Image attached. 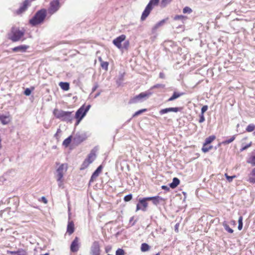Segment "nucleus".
I'll return each mask as SVG.
<instances>
[{"label":"nucleus","mask_w":255,"mask_h":255,"mask_svg":"<svg viewBox=\"0 0 255 255\" xmlns=\"http://www.w3.org/2000/svg\"><path fill=\"white\" fill-rule=\"evenodd\" d=\"M165 85L163 84H156L152 87V88H164Z\"/></svg>","instance_id":"nucleus-49"},{"label":"nucleus","mask_w":255,"mask_h":255,"mask_svg":"<svg viewBox=\"0 0 255 255\" xmlns=\"http://www.w3.org/2000/svg\"><path fill=\"white\" fill-rule=\"evenodd\" d=\"M252 145V142L249 143V144H247L246 145H244V144H242V148L240 149L241 151H243L246 149H247L248 148L250 147Z\"/></svg>","instance_id":"nucleus-41"},{"label":"nucleus","mask_w":255,"mask_h":255,"mask_svg":"<svg viewBox=\"0 0 255 255\" xmlns=\"http://www.w3.org/2000/svg\"><path fill=\"white\" fill-rule=\"evenodd\" d=\"M99 86L98 85V84H96L92 88V92L93 93L94 92H95L96 89L98 88Z\"/></svg>","instance_id":"nucleus-52"},{"label":"nucleus","mask_w":255,"mask_h":255,"mask_svg":"<svg viewBox=\"0 0 255 255\" xmlns=\"http://www.w3.org/2000/svg\"><path fill=\"white\" fill-rule=\"evenodd\" d=\"M254 134L255 135V131L254 132Z\"/></svg>","instance_id":"nucleus-61"},{"label":"nucleus","mask_w":255,"mask_h":255,"mask_svg":"<svg viewBox=\"0 0 255 255\" xmlns=\"http://www.w3.org/2000/svg\"><path fill=\"white\" fill-rule=\"evenodd\" d=\"M90 107V105H87L85 107V105H83L77 111L75 116V118L77 120V122L75 124L76 126H77L82 119L85 116Z\"/></svg>","instance_id":"nucleus-5"},{"label":"nucleus","mask_w":255,"mask_h":255,"mask_svg":"<svg viewBox=\"0 0 255 255\" xmlns=\"http://www.w3.org/2000/svg\"><path fill=\"white\" fill-rule=\"evenodd\" d=\"M31 93V91L29 88H26L24 92V94L26 96H29L30 95Z\"/></svg>","instance_id":"nucleus-50"},{"label":"nucleus","mask_w":255,"mask_h":255,"mask_svg":"<svg viewBox=\"0 0 255 255\" xmlns=\"http://www.w3.org/2000/svg\"><path fill=\"white\" fill-rule=\"evenodd\" d=\"M184 95V93H177L176 92H174L172 95V96L168 99V102H170L178 98L180 96Z\"/></svg>","instance_id":"nucleus-23"},{"label":"nucleus","mask_w":255,"mask_h":255,"mask_svg":"<svg viewBox=\"0 0 255 255\" xmlns=\"http://www.w3.org/2000/svg\"><path fill=\"white\" fill-rule=\"evenodd\" d=\"M238 229L239 230H241L243 228V217L242 216H240L239 217V220H238Z\"/></svg>","instance_id":"nucleus-38"},{"label":"nucleus","mask_w":255,"mask_h":255,"mask_svg":"<svg viewBox=\"0 0 255 255\" xmlns=\"http://www.w3.org/2000/svg\"><path fill=\"white\" fill-rule=\"evenodd\" d=\"M61 132V130L60 129V128H58L56 132L59 134Z\"/></svg>","instance_id":"nucleus-59"},{"label":"nucleus","mask_w":255,"mask_h":255,"mask_svg":"<svg viewBox=\"0 0 255 255\" xmlns=\"http://www.w3.org/2000/svg\"><path fill=\"white\" fill-rule=\"evenodd\" d=\"M149 201H152L153 204L155 205H157L160 201L162 200V198L160 196H153V197H148V199Z\"/></svg>","instance_id":"nucleus-19"},{"label":"nucleus","mask_w":255,"mask_h":255,"mask_svg":"<svg viewBox=\"0 0 255 255\" xmlns=\"http://www.w3.org/2000/svg\"><path fill=\"white\" fill-rule=\"evenodd\" d=\"M172 0H161V6L162 7H165L168 4H169Z\"/></svg>","instance_id":"nucleus-34"},{"label":"nucleus","mask_w":255,"mask_h":255,"mask_svg":"<svg viewBox=\"0 0 255 255\" xmlns=\"http://www.w3.org/2000/svg\"><path fill=\"white\" fill-rule=\"evenodd\" d=\"M165 19H163V20L159 21L154 26V28L155 29L158 28L159 27H160V26L162 25L165 23Z\"/></svg>","instance_id":"nucleus-45"},{"label":"nucleus","mask_w":255,"mask_h":255,"mask_svg":"<svg viewBox=\"0 0 255 255\" xmlns=\"http://www.w3.org/2000/svg\"><path fill=\"white\" fill-rule=\"evenodd\" d=\"M248 181L252 183H255V168L253 169V170L249 175Z\"/></svg>","instance_id":"nucleus-21"},{"label":"nucleus","mask_w":255,"mask_h":255,"mask_svg":"<svg viewBox=\"0 0 255 255\" xmlns=\"http://www.w3.org/2000/svg\"><path fill=\"white\" fill-rule=\"evenodd\" d=\"M235 138H236V135H234L232 136V137H231L229 139L222 141V143L224 145L229 144V143H231L232 142H233L235 139Z\"/></svg>","instance_id":"nucleus-29"},{"label":"nucleus","mask_w":255,"mask_h":255,"mask_svg":"<svg viewBox=\"0 0 255 255\" xmlns=\"http://www.w3.org/2000/svg\"><path fill=\"white\" fill-rule=\"evenodd\" d=\"M46 16V11L42 9L36 12L34 16L29 20V23L32 26H35L41 23Z\"/></svg>","instance_id":"nucleus-3"},{"label":"nucleus","mask_w":255,"mask_h":255,"mask_svg":"<svg viewBox=\"0 0 255 255\" xmlns=\"http://www.w3.org/2000/svg\"><path fill=\"white\" fill-rule=\"evenodd\" d=\"M155 255H160V253H157L156 254H155Z\"/></svg>","instance_id":"nucleus-60"},{"label":"nucleus","mask_w":255,"mask_h":255,"mask_svg":"<svg viewBox=\"0 0 255 255\" xmlns=\"http://www.w3.org/2000/svg\"><path fill=\"white\" fill-rule=\"evenodd\" d=\"M223 227H224L226 231H227L229 233H233L234 232V230L230 228L228 225L227 222L226 221H224L222 224Z\"/></svg>","instance_id":"nucleus-26"},{"label":"nucleus","mask_w":255,"mask_h":255,"mask_svg":"<svg viewBox=\"0 0 255 255\" xmlns=\"http://www.w3.org/2000/svg\"><path fill=\"white\" fill-rule=\"evenodd\" d=\"M207 145V144H205V143H204V145L202 148V150L203 152L205 153V152H208L212 148V146H210L209 147H207L206 146Z\"/></svg>","instance_id":"nucleus-43"},{"label":"nucleus","mask_w":255,"mask_h":255,"mask_svg":"<svg viewBox=\"0 0 255 255\" xmlns=\"http://www.w3.org/2000/svg\"><path fill=\"white\" fill-rule=\"evenodd\" d=\"M124 73H120L118 79L117 80V84L120 86L124 80Z\"/></svg>","instance_id":"nucleus-33"},{"label":"nucleus","mask_w":255,"mask_h":255,"mask_svg":"<svg viewBox=\"0 0 255 255\" xmlns=\"http://www.w3.org/2000/svg\"><path fill=\"white\" fill-rule=\"evenodd\" d=\"M159 77L161 79H164L165 78V75L163 73L160 72L159 73Z\"/></svg>","instance_id":"nucleus-54"},{"label":"nucleus","mask_w":255,"mask_h":255,"mask_svg":"<svg viewBox=\"0 0 255 255\" xmlns=\"http://www.w3.org/2000/svg\"><path fill=\"white\" fill-rule=\"evenodd\" d=\"M148 197H144L142 198H140L139 199L138 203L136 205V211H138L139 210H142V211H146V209L148 206V203H147V201H149Z\"/></svg>","instance_id":"nucleus-8"},{"label":"nucleus","mask_w":255,"mask_h":255,"mask_svg":"<svg viewBox=\"0 0 255 255\" xmlns=\"http://www.w3.org/2000/svg\"><path fill=\"white\" fill-rule=\"evenodd\" d=\"M192 11V9L188 6L185 7L183 9V12L184 13H191Z\"/></svg>","instance_id":"nucleus-42"},{"label":"nucleus","mask_w":255,"mask_h":255,"mask_svg":"<svg viewBox=\"0 0 255 255\" xmlns=\"http://www.w3.org/2000/svg\"><path fill=\"white\" fill-rule=\"evenodd\" d=\"M215 135H211L206 138L204 142L205 144H208L211 143L215 139Z\"/></svg>","instance_id":"nucleus-30"},{"label":"nucleus","mask_w":255,"mask_h":255,"mask_svg":"<svg viewBox=\"0 0 255 255\" xmlns=\"http://www.w3.org/2000/svg\"><path fill=\"white\" fill-rule=\"evenodd\" d=\"M205 117H204V116L203 114H201L200 115V119H199V122L200 123H202L203 122H204L205 121Z\"/></svg>","instance_id":"nucleus-51"},{"label":"nucleus","mask_w":255,"mask_h":255,"mask_svg":"<svg viewBox=\"0 0 255 255\" xmlns=\"http://www.w3.org/2000/svg\"><path fill=\"white\" fill-rule=\"evenodd\" d=\"M125 252L122 249H118L116 252V255H125Z\"/></svg>","instance_id":"nucleus-44"},{"label":"nucleus","mask_w":255,"mask_h":255,"mask_svg":"<svg viewBox=\"0 0 255 255\" xmlns=\"http://www.w3.org/2000/svg\"><path fill=\"white\" fill-rule=\"evenodd\" d=\"M152 95V92L150 91H146L142 92L139 94L132 97L129 101V104H136L139 102H142L146 100Z\"/></svg>","instance_id":"nucleus-6"},{"label":"nucleus","mask_w":255,"mask_h":255,"mask_svg":"<svg viewBox=\"0 0 255 255\" xmlns=\"http://www.w3.org/2000/svg\"><path fill=\"white\" fill-rule=\"evenodd\" d=\"M159 0H150L142 12L141 16V20H144L150 14L154 6L157 5Z\"/></svg>","instance_id":"nucleus-4"},{"label":"nucleus","mask_w":255,"mask_h":255,"mask_svg":"<svg viewBox=\"0 0 255 255\" xmlns=\"http://www.w3.org/2000/svg\"><path fill=\"white\" fill-rule=\"evenodd\" d=\"M226 177V179L229 182H231V181H232L233 179H234L235 178H236V176L235 175H233V176H229L228 175L227 173H226L225 174Z\"/></svg>","instance_id":"nucleus-46"},{"label":"nucleus","mask_w":255,"mask_h":255,"mask_svg":"<svg viewBox=\"0 0 255 255\" xmlns=\"http://www.w3.org/2000/svg\"><path fill=\"white\" fill-rule=\"evenodd\" d=\"M178 225L177 224H176V225L175 226V230L176 232H178Z\"/></svg>","instance_id":"nucleus-57"},{"label":"nucleus","mask_w":255,"mask_h":255,"mask_svg":"<svg viewBox=\"0 0 255 255\" xmlns=\"http://www.w3.org/2000/svg\"><path fill=\"white\" fill-rule=\"evenodd\" d=\"M72 113L73 112L64 111L58 109H55L53 111V115L56 118L67 123H71L74 119Z\"/></svg>","instance_id":"nucleus-2"},{"label":"nucleus","mask_w":255,"mask_h":255,"mask_svg":"<svg viewBox=\"0 0 255 255\" xmlns=\"http://www.w3.org/2000/svg\"><path fill=\"white\" fill-rule=\"evenodd\" d=\"M29 46L26 45H20L12 48V50L14 52H25Z\"/></svg>","instance_id":"nucleus-15"},{"label":"nucleus","mask_w":255,"mask_h":255,"mask_svg":"<svg viewBox=\"0 0 255 255\" xmlns=\"http://www.w3.org/2000/svg\"><path fill=\"white\" fill-rule=\"evenodd\" d=\"M59 86L60 88L64 91H68L70 88L69 84L68 82H61L59 83Z\"/></svg>","instance_id":"nucleus-25"},{"label":"nucleus","mask_w":255,"mask_h":255,"mask_svg":"<svg viewBox=\"0 0 255 255\" xmlns=\"http://www.w3.org/2000/svg\"><path fill=\"white\" fill-rule=\"evenodd\" d=\"M101 250L100 247L98 242L95 241L91 247L90 250L91 255H100Z\"/></svg>","instance_id":"nucleus-10"},{"label":"nucleus","mask_w":255,"mask_h":255,"mask_svg":"<svg viewBox=\"0 0 255 255\" xmlns=\"http://www.w3.org/2000/svg\"><path fill=\"white\" fill-rule=\"evenodd\" d=\"M179 110H180V108H178V107L168 108H165V109L161 110L159 111V114H160V115H162L163 114H166L169 112L177 113V112H179Z\"/></svg>","instance_id":"nucleus-17"},{"label":"nucleus","mask_w":255,"mask_h":255,"mask_svg":"<svg viewBox=\"0 0 255 255\" xmlns=\"http://www.w3.org/2000/svg\"><path fill=\"white\" fill-rule=\"evenodd\" d=\"M187 19V17L182 15H176L174 17V19L175 20H181L182 21H184Z\"/></svg>","instance_id":"nucleus-32"},{"label":"nucleus","mask_w":255,"mask_h":255,"mask_svg":"<svg viewBox=\"0 0 255 255\" xmlns=\"http://www.w3.org/2000/svg\"><path fill=\"white\" fill-rule=\"evenodd\" d=\"M68 168L67 163L61 164L57 168L55 172V177L58 182V186L59 188H64V178L63 176L67 172Z\"/></svg>","instance_id":"nucleus-1"},{"label":"nucleus","mask_w":255,"mask_h":255,"mask_svg":"<svg viewBox=\"0 0 255 255\" xmlns=\"http://www.w3.org/2000/svg\"><path fill=\"white\" fill-rule=\"evenodd\" d=\"M74 224L73 221H69L67 227V233L69 235H71L74 232Z\"/></svg>","instance_id":"nucleus-18"},{"label":"nucleus","mask_w":255,"mask_h":255,"mask_svg":"<svg viewBox=\"0 0 255 255\" xmlns=\"http://www.w3.org/2000/svg\"><path fill=\"white\" fill-rule=\"evenodd\" d=\"M147 111L146 109H143L136 111L132 116L133 117H135L138 116V115L141 114L142 113L146 112Z\"/></svg>","instance_id":"nucleus-36"},{"label":"nucleus","mask_w":255,"mask_h":255,"mask_svg":"<svg viewBox=\"0 0 255 255\" xmlns=\"http://www.w3.org/2000/svg\"><path fill=\"white\" fill-rule=\"evenodd\" d=\"M42 199V201L44 203H47V199H46V198L45 197H42L41 198Z\"/></svg>","instance_id":"nucleus-55"},{"label":"nucleus","mask_w":255,"mask_h":255,"mask_svg":"<svg viewBox=\"0 0 255 255\" xmlns=\"http://www.w3.org/2000/svg\"><path fill=\"white\" fill-rule=\"evenodd\" d=\"M109 63L108 62L102 61L101 63V66L102 68L106 70H107L108 68Z\"/></svg>","instance_id":"nucleus-40"},{"label":"nucleus","mask_w":255,"mask_h":255,"mask_svg":"<svg viewBox=\"0 0 255 255\" xmlns=\"http://www.w3.org/2000/svg\"><path fill=\"white\" fill-rule=\"evenodd\" d=\"M0 121L3 125H6L9 122V118L6 116L0 115Z\"/></svg>","instance_id":"nucleus-24"},{"label":"nucleus","mask_w":255,"mask_h":255,"mask_svg":"<svg viewBox=\"0 0 255 255\" xmlns=\"http://www.w3.org/2000/svg\"><path fill=\"white\" fill-rule=\"evenodd\" d=\"M24 34V30H20L18 28L12 27L10 33L8 34V37L13 42H16L19 41Z\"/></svg>","instance_id":"nucleus-7"},{"label":"nucleus","mask_w":255,"mask_h":255,"mask_svg":"<svg viewBox=\"0 0 255 255\" xmlns=\"http://www.w3.org/2000/svg\"><path fill=\"white\" fill-rule=\"evenodd\" d=\"M100 95V92H99L98 93H97L95 96H94V98H97V97H98L99 95Z\"/></svg>","instance_id":"nucleus-58"},{"label":"nucleus","mask_w":255,"mask_h":255,"mask_svg":"<svg viewBox=\"0 0 255 255\" xmlns=\"http://www.w3.org/2000/svg\"><path fill=\"white\" fill-rule=\"evenodd\" d=\"M247 162L253 165H255V153L251 155L248 159Z\"/></svg>","instance_id":"nucleus-28"},{"label":"nucleus","mask_w":255,"mask_h":255,"mask_svg":"<svg viewBox=\"0 0 255 255\" xmlns=\"http://www.w3.org/2000/svg\"><path fill=\"white\" fill-rule=\"evenodd\" d=\"M255 128V126L254 124H250L246 128V130L248 132L253 131Z\"/></svg>","instance_id":"nucleus-37"},{"label":"nucleus","mask_w":255,"mask_h":255,"mask_svg":"<svg viewBox=\"0 0 255 255\" xmlns=\"http://www.w3.org/2000/svg\"><path fill=\"white\" fill-rule=\"evenodd\" d=\"M180 183V180L178 178L174 177L172 182L169 184V187L172 189L176 188Z\"/></svg>","instance_id":"nucleus-22"},{"label":"nucleus","mask_w":255,"mask_h":255,"mask_svg":"<svg viewBox=\"0 0 255 255\" xmlns=\"http://www.w3.org/2000/svg\"><path fill=\"white\" fill-rule=\"evenodd\" d=\"M60 8V2L59 0H53L50 3V6L48 11L52 14L56 12Z\"/></svg>","instance_id":"nucleus-9"},{"label":"nucleus","mask_w":255,"mask_h":255,"mask_svg":"<svg viewBox=\"0 0 255 255\" xmlns=\"http://www.w3.org/2000/svg\"><path fill=\"white\" fill-rule=\"evenodd\" d=\"M150 247L146 243H143L141 245V251L142 252H146L149 250Z\"/></svg>","instance_id":"nucleus-31"},{"label":"nucleus","mask_w":255,"mask_h":255,"mask_svg":"<svg viewBox=\"0 0 255 255\" xmlns=\"http://www.w3.org/2000/svg\"><path fill=\"white\" fill-rule=\"evenodd\" d=\"M71 141V136H69L66 138L63 142V145L66 147H67Z\"/></svg>","instance_id":"nucleus-35"},{"label":"nucleus","mask_w":255,"mask_h":255,"mask_svg":"<svg viewBox=\"0 0 255 255\" xmlns=\"http://www.w3.org/2000/svg\"><path fill=\"white\" fill-rule=\"evenodd\" d=\"M87 138L86 134L85 132H77L74 137L73 140L77 143H80Z\"/></svg>","instance_id":"nucleus-11"},{"label":"nucleus","mask_w":255,"mask_h":255,"mask_svg":"<svg viewBox=\"0 0 255 255\" xmlns=\"http://www.w3.org/2000/svg\"><path fill=\"white\" fill-rule=\"evenodd\" d=\"M129 43L128 41H125L123 45H122V49H120L121 50L123 49H128V47H129Z\"/></svg>","instance_id":"nucleus-39"},{"label":"nucleus","mask_w":255,"mask_h":255,"mask_svg":"<svg viewBox=\"0 0 255 255\" xmlns=\"http://www.w3.org/2000/svg\"><path fill=\"white\" fill-rule=\"evenodd\" d=\"M126 39V35L122 34L115 38L113 42L119 49H122V42Z\"/></svg>","instance_id":"nucleus-12"},{"label":"nucleus","mask_w":255,"mask_h":255,"mask_svg":"<svg viewBox=\"0 0 255 255\" xmlns=\"http://www.w3.org/2000/svg\"><path fill=\"white\" fill-rule=\"evenodd\" d=\"M103 167L100 165L97 169L92 174L89 183H91L96 180V178L99 176L100 173L101 172Z\"/></svg>","instance_id":"nucleus-13"},{"label":"nucleus","mask_w":255,"mask_h":255,"mask_svg":"<svg viewBox=\"0 0 255 255\" xmlns=\"http://www.w3.org/2000/svg\"><path fill=\"white\" fill-rule=\"evenodd\" d=\"M54 137L56 138V139H58L59 138V134L58 133H56L55 134H54Z\"/></svg>","instance_id":"nucleus-56"},{"label":"nucleus","mask_w":255,"mask_h":255,"mask_svg":"<svg viewBox=\"0 0 255 255\" xmlns=\"http://www.w3.org/2000/svg\"><path fill=\"white\" fill-rule=\"evenodd\" d=\"M161 188L163 190L168 191L169 190V187L165 185H162Z\"/></svg>","instance_id":"nucleus-53"},{"label":"nucleus","mask_w":255,"mask_h":255,"mask_svg":"<svg viewBox=\"0 0 255 255\" xmlns=\"http://www.w3.org/2000/svg\"><path fill=\"white\" fill-rule=\"evenodd\" d=\"M91 163L85 159L84 160V161H83V163L82 164V165H81L80 169L81 170L85 169L86 168H87L88 167V166Z\"/></svg>","instance_id":"nucleus-27"},{"label":"nucleus","mask_w":255,"mask_h":255,"mask_svg":"<svg viewBox=\"0 0 255 255\" xmlns=\"http://www.w3.org/2000/svg\"><path fill=\"white\" fill-rule=\"evenodd\" d=\"M79 249V239L76 237L71 244L70 250L72 252H77Z\"/></svg>","instance_id":"nucleus-14"},{"label":"nucleus","mask_w":255,"mask_h":255,"mask_svg":"<svg viewBox=\"0 0 255 255\" xmlns=\"http://www.w3.org/2000/svg\"><path fill=\"white\" fill-rule=\"evenodd\" d=\"M9 253L12 255H27L26 251L23 249H19L17 251H10Z\"/></svg>","instance_id":"nucleus-20"},{"label":"nucleus","mask_w":255,"mask_h":255,"mask_svg":"<svg viewBox=\"0 0 255 255\" xmlns=\"http://www.w3.org/2000/svg\"><path fill=\"white\" fill-rule=\"evenodd\" d=\"M208 107L207 105H205V106H203L201 109V114H203L204 115V113L207 111V110H208Z\"/></svg>","instance_id":"nucleus-48"},{"label":"nucleus","mask_w":255,"mask_h":255,"mask_svg":"<svg viewBox=\"0 0 255 255\" xmlns=\"http://www.w3.org/2000/svg\"><path fill=\"white\" fill-rule=\"evenodd\" d=\"M96 151L97 149H96L95 148L91 150L90 153L88 155L87 157L86 158L90 163H92L96 158Z\"/></svg>","instance_id":"nucleus-16"},{"label":"nucleus","mask_w":255,"mask_h":255,"mask_svg":"<svg viewBox=\"0 0 255 255\" xmlns=\"http://www.w3.org/2000/svg\"><path fill=\"white\" fill-rule=\"evenodd\" d=\"M132 197V196L131 194H130L127 195L125 196L124 200L126 202L129 201L130 200H131Z\"/></svg>","instance_id":"nucleus-47"}]
</instances>
